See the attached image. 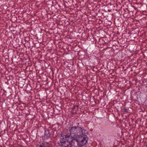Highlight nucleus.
I'll use <instances>...</instances> for the list:
<instances>
[{
  "label": "nucleus",
  "mask_w": 147,
  "mask_h": 147,
  "mask_svg": "<svg viewBox=\"0 0 147 147\" xmlns=\"http://www.w3.org/2000/svg\"><path fill=\"white\" fill-rule=\"evenodd\" d=\"M69 131L70 136L73 140L77 139V137L80 135L81 132L83 134L86 130L79 126L71 127H69Z\"/></svg>",
  "instance_id": "f257e3e1"
},
{
  "label": "nucleus",
  "mask_w": 147,
  "mask_h": 147,
  "mask_svg": "<svg viewBox=\"0 0 147 147\" xmlns=\"http://www.w3.org/2000/svg\"><path fill=\"white\" fill-rule=\"evenodd\" d=\"M83 133L84 134H82V136L79 135L77 137V139L74 140L76 141L77 144L76 147H82L87 143L88 138L86 135L87 134V132L86 131Z\"/></svg>",
  "instance_id": "f03ea898"
},
{
  "label": "nucleus",
  "mask_w": 147,
  "mask_h": 147,
  "mask_svg": "<svg viewBox=\"0 0 147 147\" xmlns=\"http://www.w3.org/2000/svg\"><path fill=\"white\" fill-rule=\"evenodd\" d=\"M70 138L69 134L66 135H61L60 138V142L59 143L60 145L62 146L63 144L65 143L66 141H69V139Z\"/></svg>",
  "instance_id": "7ed1b4c3"
},
{
  "label": "nucleus",
  "mask_w": 147,
  "mask_h": 147,
  "mask_svg": "<svg viewBox=\"0 0 147 147\" xmlns=\"http://www.w3.org/2000/svg\"><path fill=\"white\" fill-rule=\"evenodd\" d=\"M49 142H44L36 145V147H49Z\"/></svg>",
  "instance_id": "20e7f679"
},
{
  "label": "nucleus",
  "mask_w": 147,
  "mask_h": 147,
  "mask_svg": "<svg viewBox=\"0 0 147 147\" xmlns=\"http://www.w3.org/2000/svg\"><path fill=\"white\" fill-rule=\"evenodd\" d=\"M50 134L49 133V130H45V138L46 139H48L50 137Z\"/></svg>",
  "instance_id": "39448f33"
},
{
  "label": "nucleus",
  "mask_w": 147,
  "mask_h": 147,
  "mask_svg": "<svg viewBox=\"0 0 147 147\" xmlns=\"http://www.w3.org/2000/svg\"><path fill=\"white\" fill-rule=\"evenodd\" d=\"M74 140H73H73H71V141H69H69H66V142L67 143H68V144H67V146L68 147H71L72 146H76H76H76L75 145V144H74V143H73V142H74Z\"/></svg>",
  "instance_id": "423d86ee"
},
{
  "label": "nucleus",
  "mask_w": 147,
  "mask_h": 147,
  "mask_svg": "<svg viewBox=\"0 0 147 147\" xmlns=\"http://www.w3.org/2000/svg\"><path fill=\"white\" fill-rule=\"evenodd\" d=\"M122 111L124 114H126L128 112L127 110L125 108H123Z\"/></svg>",
  "instance_id": "0eeeda50"
},
{
  "label": "nucleus",
  "mask_w": 147,
  "mask_h": 147,
  "mask_svg": "<svg viewBox=\"0 0 147 147\" xmlns=\"http://www.w3.org/2000/svg\"><path fill=\"white\" fill-rule=\"evenodd\" d=\"M78 107V106H77V105H75V106H73L72 107V108L73 109H74L76 108H77V109Z\"/></svg>",
  "instance_id": "6e6552de"
},
{
  "label": "nucleus",
  "mask_w": 147,
  "mask_h": 147,
  "mask_svg": "<svg viewBox=\"0 0 147 147\" xmlns=\"http://www.w3.org/2000/svg\"><path fill=\"white\" fill-rule=\"evenodd\" d=\"M76 113V112H72V113L73 114H74V113Z\"/></svg>",
  "instance_id": "1a4fd4ad"
},
{
  "label": "nucleus",
  "mask_w": 147,
  "mask_h": 147,
  "mask_svg": "<svg viewBox=\"0 0 147 147\" xmlns=\"http://www.w3.org/2000/svg\"><path fill=\"white\" fill-rule=\"evenodd\" d=\"M77 124H78V125H79V123H77Z\"/></svg>",
  "instance_id": "9d476101"
}]
</instances>
